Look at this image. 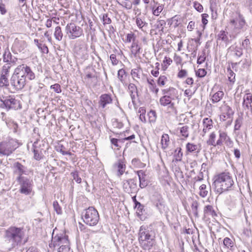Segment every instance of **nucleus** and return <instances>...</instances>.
<instances>
[{
    "label": "nucleus",
    "mask_w": 252,
    "mask_h": 252,
    "mask_svg": "<svg viewBox=\"0 0 252 252\" xmlns=\"http://www.w3.org/2000/svg\"><path fill=\"white\" fill-rule=\"evenodd\" d=\"M35 78V75L32 68L26 64H21L15 68L10 83L14 91H17L24 88L27 83V79L33 80Z\"/></svg>",
    "instance_id": "1"
},
{
    "label": "nucleus",
    "mask_w": 252,
    "mask_h": 252,
    "mask_svg": "<svg viewBox=\"0 0 252 252\" xmlns=\"http://www.w3.org/2000/svg\"><path fill=\"white\" fill-rule=\"evenodd\" d=\"M162 96L159 98V103L161 106L167 107L170 112L175 113L177 108L173 100L179 99L178 90L175 88L170 87L161 90Z\"/></svg>",
    "instance_id": "2"
},
{
    "label": "nucleus",
    "mask_w": 252,
    "mask_h": 252,
    "mask_svg": "<svg viewBox=\"0 0 252 252\" xmlns=\"http://www.w3.org/2000/svg\"><path fill=\"white\" fill-rule=\"evenodd\" d=\"M138 240L140 247L145 250H151L156 244L155 236L151 235L149 230L141 226L139 229Z\"/></svg>",
    "instance_id": "3"
},
{
    "label": "nucleus",
    "mask_w": 252,
    "mask_h": 252,
    "mask_svg": "<svg viewBox=\"0 0 252 252\" xmlns=\"http://www.w3.org/2000/svg\"><path fill=\"white\" fill-rule=\"evenodd\" d=\"M49 247L54 250L58 248V252H69L70 248L68 236L65 235H56L52 237Z\"/></svg>",
    "instance_id": "4"
},
{
    "label": "nucleus",
    "mask_w": 252,
    "mask_h": 252,
    "mask_svg": "<svg viewBox=\"0 0 252 252\" xmlns=\"http://www.w3.org/2000/svg\"><path fill=\"white\" fill-rule=\"evenodd\" d=\"M5 237L13 246L21 244L24 237L23 228L15 226H10L5 231Z\"/></svg>",
    "instance_id": "5"
},
{
    "label": "nucleus",
    "mask_w": 252,
    "mask_h": 252,
    "mask_svg": "<svg viewBox=\"0 0 252 252\" xmlns=\"http://www.w3.org/2000/svg\"><path fill=\"white\" fill-rule=\"evenodd\" d=\"M82 219L84 222L87 225L94 226L98 223L99 215L96 209L93 207H89L83 213Z\"/></svg>",
    "instance_id": "6"
},
{
    "label": "nucleus",
    "mask_w": 252,
    "mask_h": 252,
    "mask_svg": "<svg viewBox=\"0 0 252 252\" xmlns=\"http://www.w3.org/2000/svg\"><path fill=\"white\" fill-rule=\"evenodd\" d=\"M17 148V142L13 139H8L0 142V155L9 156Z\"/></svg>",
    "instance_id": "7"
},
{
    "label": "nucleus",
    "mask_w": 252,
    "mask_h": 252,
    "mask_svg": "<svg viewBox=\"0 0 252 252\" xmlns=\"http://www.w3.org/2000/svg\"><path fill=\"white\" fill-rule=\"evenodd\" d=\"M88 47L84 42H80L74 45L73 49V56L78 59H82L87 55Z\"/></svg>",
    "instance_id": "8"
},
{
    "label": "nucleus",
    "mask_w": 252,
    "mask_h": 252,
    "mask_svg": "<svg viewBox=\"0 0 252 252\" xmlns=\"http://www.w3.org/2000/svg\"><path fill=\"white\" fill-rule=\"evenodd\" d=\"M66 33L70 39H75L83 34V29L73 23H70L66 26Z\"/></svg>",
    "instance_id": "9"
},
{
    "label": "nucleus",
    "mask_w": 252,
    "mask_h": 252,
    "mask_svg": "<svg viewBox=\"0 0 252 252\" xmlns=\"http://www.w3.org/2000/svg\"><path fill=\"white\" fill-rule=\"evenodd\" d=\"M0 101L8 110H18L22 108L20 101L11 96H9L4 99H0Z\"/></svg>",
    "instance_id": "10"
},
{
    "label": "nucleus",
    "mask_w": 252,
    "mask_h": 252,
    "mask_svg": "<svg viewBox=\"0 0 252 252\" xmlns=\"http://www.w3.org/2000/svg\"><path fill=\"white\" fill-rule=\"evenodd\" d=\"M233 184L234 182L229 172L221 173V193L231 190Z\"/></svg>",
    "instance_id": "11"
},
{
    "label": "nucleus",
    "mask_w": 252,
    "mask_h": 252,
    "mask_svg": "<svg viewBox=\"0 0 252 252\" xmlns=\"http://www.w3.org/2000/svg\"><path fill=\"white\" fill-rule=\"evenodd\" d=\"M221 111L223 112V114H221V119L223 121H227L226 123L227 126L230 125L232 121V116L233 114L232 110L224 102L223 105L221 106Z\"/></svg>",
    "instance_id": "12"
},
{
    "label": "nucleus",
    "mask_w": 252,
    "mask_h": 252,
    "mask_svg": "<svg viewBox=\"0 0 252 252\" xmlns=\"http://www.w3.org/2000/svg\"><path fill=\"white\" fill-rule=\"evenodd\" d=\"M123 189L125 192L130 193H135L137 190L136 182L133 179L125 180L123 183Z\"/></svg>",
    "instance_id": "13"
},
{
    "label": "nucleus",
    "mask_w": 252,
    "mask_h": 252,
    "mask_svg": "<svg viewBox=\"0 0 252 252\" xmlns=\"http://www.w3.org/2000/svg\"><path fill=\"white\" fill-rule=\"evenodd\" d=\"M129 49V57L131 58H137L140 56L142 52V48L138 42H133Z\"/></svg>",
    "instance_id": "14"
},
{
    "label": "nucleus",
    "mask_w": 252,
    "mask_h": 252,
    "mask_svg": "<svg viewBox=\"0 0 252 252\" xmlns=\"http://www.w3.org/2000/svg\"><path fill=\"white\" fill-rule=\"evenodd\" d=\"M18 181L21 185L20 192L21 193L27 195L32 192V184L28 179L24 180L23 178H22V180Z\"/></svg>",
    "instance_id": "15"
},
{
    "label": "nucleus",
    "mask_w": 252,
    "mask_h": 252,
    "mask_svg": "<svg viewBox=\"0 0 252 252\" xmlns=\"http://www.w3.org/2000/svg\"><path fill=\"white\" fill-rule=\"evenodd\" d=\"M27 47V42L23 38H16L12 45L13 50L16 52H21Z\"/></svg>",
    "instance_id": "16"
},
{
    "label": "nucleus",
    "mask_w": 252,
    "mask_h": 252,
    "mask_svg": "<svg viewBox=\"0 0 252 252\" xmlns=\"http://www.w3.org/2000/svg\"><path fill=\"white\" fill-rule=\"evenodd\" d=\"M165 24L166 22L164 20H158L153 28L151 29V32L154 34L161 35L164 32V27Z\"/></svg>",
    "instance_id": "17"
},
{
    "label": "nucleus",
    "mask_w": 252,
    "mask_h": 252,
    "mask_svg": "<svg viewBox=\"0 0 252 252\" xmlns=\"http://www.w3.org/2000/svg\"><path fill=\"white\" fill-rule=\"evenodd\" d=\"M135 135L134 134L130 135L129 136L126 137L121 139L117 138H110V142L112 145L114 147V149L119 150L121 148L120 143H123L126 140H131L135 138Z\"/></svg>",
    "instance_id": "18"
},
{
    "label": "nucleus",
    "mask_w": 252,
    "mask_h": 252,
    "mask_svg": "<svg viewBox=\"0 0 252 252\" xmlns=\"http://www.w3.org/2000/svg\"><path fill=\"white\" fill-rule=\"evenodd\" d=\"M115 169L117 171V175L119 176L122 175L125 172L126 165V160L124 158L119 159L114 165Z\"/></svg>",
    "instance_id": "19"
},
{
    "label": "nucleus",
    "mask_w": 252,
    "mask_h": 252,
    "mask_svg": "<svg viewBox=\"0 0 252 252\" xmlns=\"http://www.w3.org/2000/svg\"><path fill=\"white\" fill-rule=\"evenodd\" d=\"M236 14L237 16L235 19L231 20L230 23L233 25L235 24V27L236 29H241L245 24V20L240 12H237Z\"/></svg>",
    "instance_id": "20"
},
{
    "label": "nucleus",
    "mask_w": 252,
    "mask_h": 252,
    "mask_svg": "<svg viewBox=\"0 0 252 252\" xmlns=\"http://www.w3.org/2000/svg\"><path fill=\"white\" fill-rule=\"evenodd\" d=\"M169 27L175 29L182 25V18L180 15H176L167 20Z\"/></svg>",
    "instance_id": "21"
},
{
    "label": "nucleus",
    "mask_w": 252,
    "mask_h": 252,
    "mask_svg": "<svg viewBox=\"0 0 252 252\" xmlns=\"http://www.w3.org/2000/svg\"><path fill=\"white\" fill-rule=\"evenodd\" d=\"M112 102V98L110 94H104L100 96L99 103L103 108H105L106 105L111 103Z\"/></svg>",
    "instance_id": "22"
},
{
    "label": "nucleus",
    "mask_w": 252,
    "mask_h": 252,
    "mask_svg": "<svg viewBox=\"0 0 252 252\" xmlns=\"http://www.w3.org/2000/svg\"><path fill=\"white\" fill-rule=\"evenodd\" d=\"M203 213L204 218H209L211 217L215 219L217 216V214L211 205L205 206L204 208Z\"/></svg>",
    "instance_id": "23"
},
{
    "label": "nucleus",
    "mask_w": 252,
    "mask_h": 252,
    "mask_svg": "<svg viewBox=\"0 0 252 252\" xmlns=\"http://www.w3.org/2000/svg\"><path fill=\"white\" fill-rule=\"evenodd\" d=\"M203 136H204L205 134L207 133L210 129H211L213 126V123L211 119L209 118H205L203 120Z\"/></svg>",
    "instance_id": "24"
},
{
    "label": "nucleus",
    "mask_w": 252,
    "mask_h": 252,
    "mask_svg": "<svg viewBox=\"0 0 252 252\" xmlns=\"http://www.w3.org/2000/svg\"><path fill=\"white\" fill-rule=\"evenodd\" d=\"M180 136L182 137V140H185L189 136V126L187 125L182 126L181 127H178Z\"/></svg>",
    "instance_id": "25"
},
{
    "label": "nucleus",
    "mask_w": 252,
    "mask_h": 252,
    "mask_svg": "<svg viewBox=\"0 0 252 252\" xmlns=\"http://www.w3.org/2000/svg\"><path fill=\"white\" fill-rule=\"evenodd\" d=\"M147 83L150 92L156 95H158L159 90L155 83L154 80L153 79H148Z\"/></svg>",
    "instance_id": "26"
},
{
    "label": "nucleus",
    "mask_w": 252,
    "mask_h": 252,
    "mask_svg": "<svg viewBox=\"0 0 252 252\" xmlns=\"http://www.w3.org/2000/svg\"><path fill=\"white\" fill-rule=\"evenodd\" d=\"M252 94L251 93H247L245 94L243 97V106L246 109H249L252 107Z\"/></svg>",
    "instance_id": "27"
},
{
    "label": "nucleus",
    "mask_w": 252,
    "mask_h": 252,
    "mask_svg": "<svg viewBox=\"0 0 252 252\" xmlns=\"http://www.w3.org/2000/svg\"><path fill=\"white\" fill-rule=\"evenodd\" d=\"M170 138L167 134H163L161 138L160 145L163 150L166 149L170 144Z\"/></svg>",
    "instance_id": "28"
},
{
    "label": "nucleus",
    "mask_w": 252,
    "mask_h": 252,
    "mask_svg": "<svg viewBox=\"0 0 252 252\" xmlns=\"http://www.w3.org/2000/svg\"><path fill=\"white\" fill-rule=\"evenodd\" d=\"M34 43L42 53L47 54L49 53V49L45 44H43L37 39H34Z\"/></svg>",
    "instance_id": "29"
},
{
    "label": "nucleus",
    "mask_w": 252,
    "mask_h": 252,
    "mask_svg": "<svg viewBox=\"0 0 252 252\" xmlns=\"http://www.w3.org/2000/svg\"><path fill=\"white\" fill-rule=\"evenodd\" d=\"M13 166L19 172V176L17 178V181H20L22 180V178H23L22 175L25 172L24 166L19 162H16L14 163Z\"/></svg>",
    "instance_id": "30"
},
{
    "label": "nucleus",
    "mask_w": 252,
    "mask_h": 252,
    "mask_svg": "<svg viewBox=\"0 0 252 252\" xmlns=\"http://www.w3.org/2000/svg\"><path fill=\"white\" fill-rule=\"evenodd\" d=\"M173 62L171 58L169 57L165 56L162 63H161V69L163 71H166L168 68L169 66Z\"/></svg>",
    "instance_id": "31"
},
{
    "label": "nucleus",
    "mask_w": 252,
    "mask_h": 252,
    "mask_svg": "<svg viewBox=\"0 0 252 252\" xmlns=\"http://www.w3.org/2000/svg\"><path fill=\"white\" fill-rule=\"evenodd\" d=\"M186 152L189 153H195L198 150V146L197 144L193 143L188 142L186 146Z\"/></svg>",
    "instance_id": "32"
},
{
    "label": "nucleus",
    "mask_w": 252,
    "mask_h": 252,
    "mask_svg": "<svg viewBox=\"0 0 252 252\" xmlns=\"http://www.w3.org/2000/svg\"><path fill=\"white\" fill-rule=\"evenodd\" d=\"M217 134L215 132H212L210 135L207 143L208 145L216 146L219 144L220 139L216 141Z\"/></svg>",
    "instance_id": "33"
},
{
    "label": "nucleus",
    "mask_w": 252,
    "mask_h": 252,
    "mask_svg": "<svg viewBox=\"0 0 252 252\" xmlns=\"http://www.w3.org/2000/svg\"><path fill=\"white\" fill-rule=\"evenodd\" d=\"M33 158L37 160H39L43 158V154L41 150L39 149L34 145H33Z\"/></svg>",
    "instance_id": "34"
},
{
    "label": "nucleus",
    "mask_w": 252,
    "mask_h": 252,
    "mask_svg": "<svg viewBox=\"0 0 252 252\" xmlns=\"http://www.w3.org/2000/svg\"><path fill=\"white\" fill-rule=\"evenodd\" d=\"M54 36L55 39L59 41L62 40L63 37V32L60 26H57L55 28Z\"/></svg>",
    "instance_id": "35"
},
{
    "label": "nucleus",
    "mask_w": 252,
    "mask_h": 252,
    "mask_svg": "<svg viewBox=\"0 0 252 252\" xmlns=\"http://www.w3.org/2000/svg\"><path fill=\"white\" fill-rule=\"evenodd\" d=\"M134 208H135L136 209V213L137 217L140 220H142V217L143 215V212L144 211V205L141 204L140 203H139L134 206Z\"/></svg>",
    "instance_id": "36"
},
{
    "label": "nucleus",
    "mask_w": 252,
    "mask_h": 252,
    "mask_svg": "<svg viewBox=\"0 0 252 252\" xmlns=\"http://www.w3.org/2000/svg\"><path fill=\"white\" fill-rule=\"evenodd\" d=\"M10 69H11V65H10V63L5 64L2 67L0 75L8 77Z\"/></svg>",
    "instance_id": "37"
},
{
    "label": "nucleus",
    "mask_w": 252,
    "mask_h": 252,
    "mask_svg": "<svg viewBox=\"0 0 252 252\" xmlns=\"http://www.w3.org/2000/svg\"><path fill=\"white\" fill-rule=\"evenodd\" d=\"M220 174H218L214 177L213 185L214 186L215 189L217 191H219L220 189Z\"/></svg>",
    "instance_id": "38"
},
{
    "label": "nucleus",
    "mask_w": 252,
    "mask_h": 252,
    "mask_svg": "<svg viewBox=\"0 0 252 252\" xmlns=\"http://www.w3.org/2000/svg\"><path fill=\"white\" fill-rule=\"evenodd\" d=\"M157 82L159 87H163L168 82V78L165 75H160L157 79Z\"/></svg>",
    "instance_id": "39"
},
{
    "label": "nucleus",
    "mask_w": 252,
    "mask_h": 252,
    "mask_svg": "<svg viewBox=\"0 0 252 252\" xmlns=\"http://www.w3.org/2000/svg\"><path fill=\"white\" fill-rule=\"evenodd\" d=\"M126 77V72L125 69L122 68L118 71V77L120 81L123 83H125V78Z\"/></svg>",
    "instance_id": "40"
},
{
    "label": "nucleus",
    "mask_w": 252,
    "mask_h": 252,
    "mask_svg": "<svg viewBox=\"0 0 252 252\" xmlns=\"http://www.w3.org/2000/svg\"><path fill=\"white\" fill-rule=\"evenodd\" d=\"M128 90L132 98L135 97V94L137 93V87L134 84L130 83L128 86Z\"/></svg>",
    "instance_id": "41"
},
{
    "label": "nucleus",
    "mask_w": 252,
    "mask_h": 252,
    "mask_svg": "<svg viewBox=\"0 0 252 252\" xmlns=\"http://www.w3.org/2000/svg\"><path fill=\"white\" fill-rule=\"evenodd\" d=\"M199 194L202 197H205L208 194V190L207 186L205 184L201 185L199 188Z\"/></svg>",
    "instance_id": "42"
},
{
    "label": "nucleus",
    "mask_w": 252,
    "mask_h": 252,
    "mask_svg": "<svg viewBox=\"0 0 252 252\" xmlns=\"http://www.w3.org/2000/svg\"><path fill=\"white\" fill-rule=\"evenodd\" d=\"M9 84L8 77L0 75V88H6Z\"/></svg>",
    "instance_id": "43"
},
{
    "label": "nucleus",
    "mask_w": 252,
    "mask_h": 252,
    "mask_svg": "<svg viewBox=\"0 0 252 252\" xmlns=\"http://www.w3.org/2000/svg\"><path fill=\"white\" fill-rule=\"evenodd\" d=\"M138 176L139 182H140V186L141 188H143L145 187V185H143V182L145 181V174L144 172L142 170H138L136 172Z\"/></svg>",
    "instance_id": "44"
},
{
    "label": "nucleus",
    "mask_w": 252,
    "mask_h": 252,
    "mask_svg": "<svg viewBox=\"0 0 252 252\" xmlns=\"http://www.w3.org/2000/svg\"><path fill=\"white\" fill-rule=\"evenodd\" d=\"M175 153L176 154L174 156L175 160L176 161H181L183 157V153L182 152L181 148H177L175 150Z\"/></svg>",
    "instance_id": "45"
},
{
    "label": "nucleus",
    "mask_w": 252,
    "mask_h": 252,
    "mask_svg": "<svg viewBox=\"0 0 252 252\" xmlns=\"http://www.w3.org/2000/svg\"><path fill=\"white\" fill-rule=\"evenodd\" d=\"M135 19L136 24L140 29H142L146 25H147V23L144 21L143 19L139 16H136L135 17Z\"/></svg>",
    "instance_id": "46"
},
{
    "label": "nucleus",
    "mask_w": 252,
    "mask_h": 252,
    "mask_svg": "<svg viewBox=\"0 0 252 252\" xmlns=\"http://www.w3.org/2000/svg\"><path fill=\"white\" fill-rule=\"evenodd\" d=\"M164 8V6L162 4L159 5L156 8L153 7L152 13L154 15L158 16L160 13L162 12Z\"/></svg>",
    "instance_id": "47"
},
{
    "label": "nucleus",
    "mask_w": 252,
    "mask_h": 252,
    "mask_svg": "<svg viewBox=\"0 0 252 252\" xmlns=\"http://www.w3.org/2000/svg\"><path fill=\"white\" fill-rule=\"evenodd\" d=\"M149 121L150 123H154L157 119L156 112L154 110H150L148 113Z\"/></svg>",
    "instance_id": "48"
},
{
    "label": "nucleus",
    "mask_w": 252,
    "mask_h": 252,
    "mask_svg": "<svg viewBox=\"0 0 252 252\" xmlns=\"http://www.w3.org/2000/svg\"><path fill=\"white\" fill-rule=\"evenodd\" d=\"M195 74L198 78H203L206 75L207 71L204 68H199L195 71Z\"/></svg>",
    "instance_id": "49"
},
{
    "label": "nucleus",
    "mask_w": 252,
    "mask_h": 252,
    "mask_svg": "<svg viewBox=\"0 0 252 252\" xmlns=\"http://www.w3.org/2000/svg\"><path fill=\"white\" fill-rule=\"evenodd\" d=\"M227 76L229 81L230 82L234 83L235 80V74L234 72L229 67L227 69Z\"/></svg>",
    "instance_id": "50"
},
{
    "label": "nucleus",
    "mask_w": 252,
    "mask_h": 252,
    "mask_svg": "<svg viewBox=\"0 0 252 252\" xmlns=\"http://www.w3.org/2000/svg\"><path fill=\"white\" fill-rule=\"evenodd\" d=\"M136 35L132 32L128 33L126 35V42L127 43H130L131 41L138 42L136 41Z\"/></svg>",
    "instance_id": "51"
},
{
    "label": "nucleus",
    "mask_w": 252,
    "mask_h": 252,
    "mask_svg": "<svg viewBox=\"0 0 252 252\" xmlns=\"http://www.w3.org/2000/svg\"><path fill=\"white\" fill-rule=\"evenodd\" d=\"M56 150L58 152L61 153L63 155H72V153L71 152L69 151H66L65 150L64 146L62 144L59 145L57 147Z\"/></svg>",
    "instance_id": "52"
},
{
    "label": "nucleus",
    "mask_w": 252,
    "mask_h": 252,
    "mask_svg": "<svg viewBox=\"0 0 252 252\" xmlns=\"http://www.w3.org/2000/svg\"><path fill=\"white\" fill-rule=\"evenodd\" d=\"M224 248L229 249L233 247V242L230 238L226 237L223 241Z\"/></svg>",
    "instance_id": "53"
},
{
    "label": "nucleus",
    "mask_w": 252,
    "mask_h": 252,
    "mask_svg": "<svg viewBox=\"0 0 252 252\" xmlns=\"http://www.w3.org/2000/svg\"><path fill=\"white\" fill-rule=\"evenodd\" d=\"M196 33L197 34V37L195 38H191L190 41H194L196 46H198L200 44V40L202 36V33L200 31L198 30L196 31Z\"/></svg>",
    "instance_id": "54"
},
{
    "label": "nucleus",
    "mask_w": 252,
    "mask_h": 252,
    "mask_svg": "<svg viewBox=\"0 0 252 252\" xmlns=\"http://www.w3.org/2000/svg\"><path fill=\"white\" fill-rule=\"evenodd\" d=\"M188 71L185 69H181L179 70L177 74V77L178 78L182 79L188 76Z\"/></svg>",
    "instance_id": "55"
},
{
    "label": "nucleus",
    "mask_w": 252,
    "mask_h": 252,
    "mask_svg": "<svg viewBox=\"0 0 252 252\" xmlns=\"http://www.w3.org/2000/svg\"><path fill=\"white\" fill-rule=\"evenodd\" d=\"M243 122V118L242 117H239L235 121V126H234V130H238L240 129L242 124Z\"/></svg>",
    "instance_id": "56"
},
{
    "label": "nucleus",
    "mask_w": 252,
    "mask_h": 252,
    "mask_svg": "<svg viewBox=\"0 0 252 252\" xmlns=\"http://www.w3.org/2000/svg\"><path fill=\"white\" fill-rule=\"evenodd\" d=\"M155 64H156L155 68L154 69H153L151 70V73L153 76L157 77L158 76L159 73V63L157 62Z\"/></svg>",
    "instance_id": "57"
},
{
    "label": "nucleus",
    "mask_w": 252,
    "mask_h": 252,
    "mask_svg": "<svg viewBox=\"0 0 252 252\" xmlns=\"http://www.w3.org/2000/svg\"><path fill=\"white\" fill-rule=\"evenodd\" d=\"M50 88L53 89V91L58 94L61 93L62 92L61 87L60 84L58 83H56L54 85H52L50 86Z\"/></svg>",
    "instance_id": "58"
},
{
    "label": "nucleus",
    "mask_w": 252,
    "mask_h": 252,
    "mask_svg": "<svg viewBox=\"0 0 252 252\" xmlns=\"http://www.w3.org/2000/svg\"><path fill=\"white\" fill-rule=\"evenodd\" d=\"M209 17V15L207 13H203L201 14V21L203 25V28L205 29L206 25L208 23L207 18Z\"/></svg>",
    "instance_id": "59"
},
{
    "label": "nucleus",
    "mask_w": 252,
    "mask_h": 252,
    "mask_svg": "<svg viewBox=\"0 0 252 252\" xmlns=\"http://www.w3.org/2000/svg\"><path fill=\"white\" fill-rule=\"evenodd\" d=\"M194 8L199 12H202L203 11V6L198 1H194L193 2Z\"/></svg>",
    "instance_id": "60"
},
{
    "label": "nucleus",
    "mask_w": 252,
    "mask_h": 252,
    "mask_svg": "<svg viewBox=\"0 0 252 252\" xmlns=\"http://www.w3.org/2000/svg\"><path fill=\"white\" fill-rule=\"evenodd\" d=\"M220 96L219 92L215 93L212 96V101L213 103H216L220 101Z\"/></svg>",
    "instance_id": "61"
},
{
    "label": "nucleus",
    "mask_w": 252,
    "mask_h": 252,
    "mask_svg": "<svg viewBox=\"0 0 252 252\" xmlns=\"http://www.w3.org/2000/svg\"><path fill=\"white\" fill-rule=\"evenodd\" d=\"M206 60V55L205 53L203 52L200 55H199L197 63V64H200L203 63Z\"/></svg>",
    "instance_id": "62"
},
{
    "label": "nucleus",
    "mask_w": 252,
    "mask_h": 252,
    "mask_svg": "<svg viewBox=\"0 0 252 252\" xmlns=\"http://www.w3.org/2000/svg\"><path fill=\"white\" fill-rule=\"evenodd\" d=\"M121 5L127 9H130L132 8V3L128 0H123Z\"/></svg>",
    "instance_id": "63"
},
{
    "label": "nucleus",
    "mask_w": 252,
    "mask_h": 252,
    "mask_svg": "<svg viewBox=\"0 0 252 252\" xmlns=\"http://www.w3.org/2000/svg\"><path fill=\"white\" fill-rule=\"evenodd\" d=\"M53 207L57 214H60L62 213V208L60 206L58 201H55L53 202Z\"/></svg>",
    "instance_id": "64"
}]
</instances>
